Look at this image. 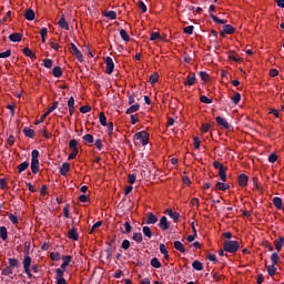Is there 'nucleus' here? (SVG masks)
<instances>
[{"instance_id": "bf43d9fd", "label": "nucleus", "mask_w": 284, "mask_h": 284, "mask_svg": "<svg viewBox=\"0 0 284 284\" xmlns=\"http://www.w3.org/2000/svg\"><path fill=\"white\" fill-rule=\"evenodd\" d=\"M105 17H108V19L114 20V19H116V12H114V11H108V12L105 13Z\"/></svg>"}, {"instance_id": "f8f14e48", "label": "nucleus", "mask_w": 284, "mask_h": 284, "mask_svg": "<svg viewBox=\"0 0 284 284\" xmlns=\"http://www.w3.org/2000/svg\"><path fill=\"white\" fill-rule=\"evenodd\" d=\"M58 26L62 28V30H70V24H68V21H65V14L61 16Z\"/></svg>"}, {"instance_id": "aec40b11", "label": "nucleus", "mask_w": 284, "mask_h": 284, "mask_svg": "<svg viewBox=\"0 0 284 284\" xmlns=\"http://www.w3.org/2000/svg\"><path fill=\"white\" fill-rule=\"evenodd\" d=\"M273 205L276 210H283V200L281 197H273Z\"/></svg>"}, {"instance_id": "09e8293b", "label": "nucleus", "mask_w": 284, "mask_h": 284, "mask_svg": "<svg viewBox=\"0 0 284 284\" xmlns=\"http://www.w3.org/2000/svg\"><path fill=\"white\" fill-rule=\"evenodd\" d=\"M138 8H139V10H141V12H148V7L145 6V3L142 0H140L138 2Z\"/></svg>"}, {"instance_id": "9b49d317", "label": "nucleus", "mask_w": 284, "mask_h": 284, "mask_svg": "<svg viewBox=\"0 0 284 284\" xmlns=\"http://www.w3.org/2000/svg\"><path fill=\"white\" fill-rule=\"evenodd\" d=\"M159 227L160 230H170V222H168V217L162 216L159 223Z\"/></svg>"}, {"instance_id": "a18cd8bd", "label": "nucleus", "mask_w": 284, "mask_h": 284, "mask_svg": "<svg viewBox=\"0 0 284 284\" xmlns=\"http://www.w3.org/2000/svg\"><path fill=\"white\" fill-rule=\"evenodd\" d=\"M133 241H135V243H141V241H143V234L141 233H133Z\"/></svg>"}, {"instance_id": "3c124183", "label": "nucleus", "mask_w": 284, "mask_h": 284, "mask_svg": "<svg viewBox=\"0 0 284 284\" xmlns=\"http://www.w3.org/2000/svg\"><path fill=\"white\" fill-rule=\"evenodd\" d=\"M10 267H19V260L17 258H9Z\"/></svg>"}, {"instance_id": "6ab92c4d", "label": "nucleus", "mask_w": 284, "mask_h": 284, "mask_svg": "<svg viewBox=\"0 0 284 284\" xmlns=\"http://www.w3.org/2000/svg\"><path fill=\"white\" fill-rule=\"evenodd\" d=\"M68 172H70V163L64 162L60 169V174L62 176H65L68 174Z\"/></svg>"}, {"instance_id": "b1692460", "label": "nucleus", "mask_w": 284, "mask_h": 284, "mask_svg": "<svg viewBox=\"0 0 284 284\" xmlns=\"http://www.w3.org/2000/svg\"><path fill=\"white\" fill-rule=\"evenodd\" d=\"M160 252L164 255V258L166 261H170V253L168 252V248L165 247V244H160Z\"/></svg>"}, {"instance_id": "4be33fe9", "label": "nucleus", "mask_w": 284, "mask_h": 284, "mask_svg": "<svg viewBox=\"0 0 284 284\" xmlns=\"http://www.w3.org/2000/svg\"><path fill=\"white\" fill-rule=\"evenodd\" d=\"M215 190H220L222 192H225V190H230V184H225L223 182H217L215 184Z\"/></svg>"}, {"instance_id": "8fccbe9b", "label": "nucleus", "mask_w": 284, "mask_h": 284, "mask_svg": "<svg viewBox=\"0 0 284 284\" xmlns=\"http://www.w3.org/2000/svg\"><path fill=\"white\" fill-rule=\"evenodd\" d=\"M83 141H84L85 143H93V142H94V136H92V134H85V135L83 136Z\"/></svg>"}, {"instance_id": "c756f323", "label": "nucleus", "mask_w": 284, "mask_h": 284, "mask_svg": "<svg viewBox=\"0 0 284 284\" xmlns=\"http://www.w3.org/2000/svg\"><path fill=\"white\" fill-rule=\"evenodd\" d=\"M0 236H1L2 241L8 240V229H6V226L0 227Z\"/></svg>"}, {"instance_id": "f03ea898", "label": "nucleus", "mask_w": 284, "mask_h": 284, "mask_svg": "<svg viewBox=\"0 0 284 284\" xmlns=\"http://www.w3.org/2000/svg\"><path fill=\"white\" fill-rule=\"evenodd\" d=\"M31 158V172L37 174V172H39V150H33Z\"/></svg>"}, {"instance_id": "ddd939ff", "label": "nucleus", "mask_w": 284, "mask_h": 284, "mask_svg": "<svg viewBox=\"0 0 284 284\" xmlns=\"http://www.w3.org/2000/svg\"><path fill=\"white\" fill-rule=\"evenodd\" d=\"M274 245H275L276 252H281V250H283V245H284V237L280 236L278 239H276L274 241Z\"/></svg>"}, {"instance_id": "2f4dec72", "label": "nucleus", "mask_w": 284, "mask_h": 284, "mask_svg": "<svg viewBox=\"0 0 284 284\" xmlns=\"http://www.w3.org/2000/svg\"><path fill=\"white\" fill-rule=\"evenodd\" d=\"M99 121H100V123H101L103 126L108 125V118H105V113L100 112V114H99Z\"/></svg>"}, {"instance_id": "2eb2a0df", "label": "nucleus", "mask_w": 284, "mask_h": 284, "mask_svg": "<svg viewBox=\"0 0 284 284\" xmlns=\"http://www.w3.org/2000/svg\"><path fill=\"white\" fill-rule=\"evenodd\" d=\"M34 10L32 9H27L24 12V18L27 19V21H34Z\"/></svg>"}, {"instance_id": "7ed1b4c3", "label": "nucleus", "mask_w": 284, "mask_h": 284, "mask_svg": "<svg viewBox=\"0 0 284 284\" xmlns=\"http://www.w3.org/2000/svg\"><path fill=\"white\" fill-rule=\"evenodd\" d=\"M134 139L139 141L142 145H148V141H150V134L148 132L142 131L139 133H135Z\"/></svg>"}, {"instance_id": "cd10ccee", "label": "nucleus", "mask_w": 284, "mask_h": 284, "mask_svg": "<svg viewBox=\"0 0 284 284\" xmlns=\"http://www.w3.org/2000/svg\"><path fill=\"white\" fill-rule=\"evenodd\" d=\"M52 74L53 77H55L57 79H59L60 77L63 75V71H61V67H54L52 70Z\"/></svg>"}, {"instance_id": "69168bd1", "label": "nucleus", "mask_w": 284, "mask_h": 284, "mask_svg": "<svg viewBox=\"0 0 284 284\" xmlns=\"http://www.w3.org/2000/svg\"><path fill=\"white\" fill-rule=\"evenodd\" d=\"M200 101H201L202 103H206V104L212 103V100H210V98H207V97H205V95H202V97L200 98Z\"/></svg>"}, {"instance_id": "13d9d810", "label": "nucleus", "mask_w": 284, "mask_h": 284, "mask_svg": "<svg viewBox=\"0 0 284 284\" xmlns=\"http://www.w3.org/2000/svg\"><path fill=\"white\" fill-rule=\"evenodd\" d=\"M51 261H60L61 260V254L59 253H51L50 254Z\"/></svg>"}, {"instance_id": "423d86ee", "label": "nucleus", "mask_w": 284, "mask_h": 284, "mask_svg": "<svg viewBox=\"0 0 284 284\" xmlns=\"http://www.w3.org/2000/svg\"><path fill=\"white\" fill-rule=\"evenodd\" d=\"M105 63H106V74H112V72H114V60H112V58L108 57L105 59Z\"/></svg>"}, {"instance_id": "1a4fd4ad", "label": "nucleus", "mask_w": 284, "mask_h": 284, "mask_svg": "<svg viewBox=\"0 0 284 284\" xmlns=\"http://www.w3.org/2000/svg\"><path fill=\"white\" fill-rule=\"evenodd\" d=\"M159 221V217H156V215H154V213H148L146 214V225H154V223H156Z\"/></svg>"}, {"instance_id": "a211bd4d", "label": "nucleus", "mask_w": 284, "mask_h": 284, "mask_svg": "<svg viewBox=\"0 0 284 284\" xmlns=\"http://www.w3.org/2000/svg\"><path fill=\"white\" fill-rule=\"evenodd\" d=\"M247 181H248L247 175L241 174V175L239 176V185H240L241 187H245V186L247 185Z\"/></svg>"}, {"instance_id": "6e6552de", "label": "nucleus", "mask_w": 284, "mask_h": 284, "mask_svg": "<svg viewBox=\"0 0 284 284\" xmlns=\"http://www.w3.org/2000/svg\"><path fill=\"white\" fill-rule=\"evenodd\" d=\"M70 45H71V50H73V54L78 59V61H83V54L81 53L79 48H77V44L71 43Z\"/></svg>"}, {"instance_id": "774afa93", "label": "nucleus", "mask_w": 284, "mask_h": 284, "mask_svg": "<svg viewBox=\"0 0 284 284\" xmlns=\"http://www.w3.org/2000/svg\"><path fill=\"white\" fill-rule=\"evenodd\" d=\"M77 154H79V150H74L69 155V161H72V159H77Z\"/></svg>"}, {"instance_id": "5701e85b", "label": "nucleus", "mask_w": 284, "mask_h": 284, "mask_svg": "<svg viewBox=\"0 0 284 284\" xmlns=\"http://www.w3.org/2000/svg\"><path fill=\"white\" fill-rule=\"evenodd\" d=\"M68 105H69V114L70 116H72V114H74V97H71L69 99Z\"/></svg>"}, {"instance_id": "c03bdc74", "label": "nucleus", "mask_w": 284, "mask_h": 284, "mask_svg": "<svg viewBox=\"0 0 284 284\" xmlns=\"http://www.w3.org/2000/svg\"><path fill=\"white\" fill-rule=\"evenodd\" d=\"M151 265H152V267H155L156 270H159V267H161V262L159 261V258L153 257L151 260Z\"/></svg>"}, {"instance_id": "58836bf2", "label": "nucleus", "mask_w": 284, "mask_h": 284, "mask_svg": "<svg viewBox=\"0 0 284 284\" xmlns=\"http://www.w3.org/2000/svg\"><path fill=\"white\" fill-rule=\"evenodd\" d=\"M149 81L152 85H154V83H159V73H153L150 75Z\"/></svg>"}, {"instance_id": "20e7f679", "label": "nucleus", "mask_w": 284, "mask_h": 284, "mask_svg": "<svg viewBox=\"0 0 284 284\" xmlns=\"http://www.w3.org/2000/svg\"><path fill=\"white\" fill-rule=\"evenodd\" d=\"M30 265H32V257L27 255L23 260L24 274H28L29 277H32V273H30Z\"/></svg>"}, {"instance_id": "72a5a7b5", "label": "nucleus", "mask_w": 284, "mask_h": 284, "mask_svg": "<svg viewBox=\"0 0 284 284\" xmlns=\"http://www.w3.org/2000/svg\"><path fill=\"white\" fill-rule=\"evenodd\" d=\"M120 36L123 41H130V34H128V31H125V29L120 30Z\"/></svg>"}, {"instance_id": "412c9836", "label": "nucleus", "mask_w": 284, "mask_h": 284, "mask_svg": "<svg viewBox=\"0 0 284 284\" xmlns=\"http://www.w3.org/2000/svg\"><path fill=\"white\" fill-rule=\"evenodd\" d=\"M266 272L268 276H276V265L274 264L266 265Z\"/></svg>"}, {"instance_id": "864d4df0", "label": "nucleus", "mask_w": 284, "mask_h": 284, "mask_svg": "<svg viewBox=\"0 0 284 284\" xmlns=\"http://www.w3.org/2000/svg\"><path fill=\"white\" fill-rule=\"evenodd\" d=\"M53 63H54V62H53L51 59H44V60H43V65H44V68L50 69V68H52Z\"/></svg>"}, {"instance_id": "0eeeda50", "label": "nucleus", "mask_w": 284, "mask_h": 284, "mask_svg": "<svg viewBox=\"0 0 284 284\" xmlns=\"http://www.w3.org/2000/svg\"><path fill=\"white\" fill-rule=\"evenodd\" d=\"M196 83V74L195 73H189L186 77V81L184 82V85H187L191 88V85H194Z\"/></svg>"}, {"instance_id": "de8ad7c7", "label": "nucleus", "mask_w": 284, "mask_h": 284, "mask_svg": "<svg viewBox=\"0 0 284 284\" xmlns=\"http://www.w3.org/2000/svg\"><path fill=\"white\" fill-rule=\"evenodd\" d=\"M232 101L235 105H239V102L241 101V93H234V95L232 97Z\"/></svg>"}, {"instance_id": "4468645a", "label": "nucleus", "mask_w": 284, "mask_h": 284, "mask_svg": "<svg viewBox=\"0 0 284 284\" xmlns=\"http://www.w3.org/2000/svg\"><path fill=\"white\" fill-rule=\"evenodd\" d=\"M10 41L13 43H19L23 39V36L21 33H12L9 36Z\"/></svg>"}, {"instance_id": "49530a36", "label": "nucleus", "mask_w": 284, "mask_h": 284, "mask_svg": "<svg viewBox=\"0 0 284 284\" xmlns=\"http://www.w3.org/2000/svg\"><path fill=\"white\" fill-rule=\"evenodd\" d=\"M10 274H14V271L12 270V267L7 266V267L2 271V276H10Z\"/></svg>"}, {"instance_id": "4d7b16f0", "label": "nucleus", "mask_w": 284, "mask_h": 284, "mask_svg": "<svg viewBox=\"0 0 284 284\" xmlns=\"http://www.w3.org/2000/svg\"><path fill=\"white\" fill-rule=\"evenodd\" d=\"M185 34H193L194 33V26H189L184 28Z\"/></svg>"}, {"instance_id": "680f3d73", "label": "nucleus", "mask_w": 284, "mask_h": 284, "mask_svg": "<svg viewBox=\"0 0 284 284\" xmlns=\"http://www.w3.org/2000/svg\"><path fill=\"white\" fill-rule=\"evenodd\" d=\"M161 37L160 32H152L150 37V41H156Z\"/></svg>"}, {"instance_id": "052dcab7", "label": "nucleus", "mask_w": 284, "mask_h": 284, "mask_svg": "<svg viewBox=\"0 0 284 284\" xmlns=\"http://www.w3.org/2000/svg\"><path fill=\"white\" fill-rule=\"evenodd\" d=\"M57 108H59V102H54L53 105L49 108V110L47 111L48 114H52V112H54Z\"/></svg>"}, {"instance_id": "f257e3e1", "label": "nucleus", "mask_w": 284, "mask_h": 284, "mask_svg": "<svg viewBox=\"0 0 284 284\" xmlns=\"http://www.w3.org/2000/svg\"><path fill=\"white\" fill-rule=\"evenodd\" d=\"M223 247H224V252L234 254V252H239V247H241V243H239V241L226 240L224 242Z\"/></svg>"}, {"instance_id": "f704fd0d", "label": "nucleus", "mask_w": 284, "mask_h": 284, "mask_svg": "<svg viewBox=\"0 0 284 284\" xmlns=\"http://www.w3.org/2000/svg\"><path fill=\"white\" fill-rule=\"evenodd\" d=\"M69 148L70 150L74 151V150H79V141L77 140H71L69 142Z\"/></svg>"}, {"instance_id": "ea45409f", "label": "nucleus", "mask_w": 284, "mask_h": 284, "mask_svg": "<svg viewBox=\"0 0 284 284\" xmlns=\"http://www.w3.org/2000/svg\"><path fill=\"white\" fill-rule=\"evenodd\" d=\"M23 133H24L29 139H33V138H34V130H32V129L24 128V129H23Z\"/></svg>"}, {"instance_id": "37998d69", "label": "nucleus", "mask_w": 284, "mask_h": 284, "mask_svg": "<svg viewBox=\"0 0 284 284\" xmlns=\"http://www.w3.org/2000/svg\"><path fill=\"white\" fill-rule=\"evenodd\" d=\"M211 19L215 22V23H220L221 26H225V23H227L225 20L223 19H219V17L211 14Z\"/></svg>"}, {"instance_id": "393cba45", "label": "nucleus", "mask_w": 284, "mask_h": 284, "mask_svg": "<svg viewBox=\"0 0 284 284\" xmlns=\"http://www.w3.org/2000/svg\"><path fill=\"white\" fill-rule=\"evenodd\" d=\"M222 34H234V27L226 24L223 27Z\"/></svg>"}, {"instance_id": "603ef678", "label": "nucleus", "mask_w": 284, "mask_h": 284, "mask_svg": "<svg viewBox=\"0 0 284 284\" xmlns=\"http://www.w3.org/2000/svg\"><path fill=\"white\" fill-rule=\"evenodd\" d=\"M212 128V125L210 123H204L201 128V132H203L204 134L210 132V129Z\"/></svg>"}, {"instance_id": "bb28decb", "label": "nucleus", "mask_w": 284, "mask_h": 284, "mask_svg": "<svg viewBox=\"0 0 284 284\" xmlns=\"http://www.w3.org/2000/svg\"><path fill=\"white\" fill-rule=\"evenodd\" d=\"M174 247H175V250H178V252L185 254V247L183 246V243H181V241H175Z\"/></svg>"}, {"instance_id": "4c0bfd02", "label": "nucleus", "mask_w": 284, "mask_h": 284, "mask_svg": "<svg viewBox=\"0 0 284 284\" xmlns=\"http://www.w3.org/2000/svg\"><path fill=\"white\" fill-rule=\"evenodd\" d=\"M27 168H30V163H28V162H22V163L18 166L19 174H21V172H26V169H27Z\"/></svg>"}, {"instance_id": "79ce46f5", "label": "nucleus", "mask_w": 284, "mask_h": 284, "mask_svg": "<svg viewBox=\"0 0 284 284\" xmlns=\"http://www.w3.org/2000/svg\"><path fill=\"white\" fill-rule=\"evenodd\" d=\"M166 214H169V216H171V219H173V221H179V216H180L179 213L173 212L172 210H168Z\"/></svg>"}, {"instance_id": "338daca9", "label": "nucleus", "mask_w": 284, "mask_h": 284, "mask_svg": "<svg viewBox=\"0 0 284 284\" xmlns=\"http://www.w3.org/2000/svg\"><path fill=\"white\" fill-rule=\"evenodd\" d=\"M213 166L215 168V170H223V168H225V166H223V164H221V162H219V161L213 162Z\"/></svg>"}, {"instance_id": "9d476101", "label": "nucleus", "mask_w": 284, "mask_h": 284, "mask_svg": "<svg viewBox=\"0 0 284 284\" xmlns=\"http://www.w3.org/2000/svg\"><path fill=\"white\" fill-rule=\"evenodd\" d=\"M70 263H72V256L70 255L62 256V264H61L62 272H64L65 267H68Z\"/></svg>"}, {"instance_id": "e2e57ef3", "label": "nucleus", "mask_w": 284, "mask_h": 284, "mask_svg": "<svg viewBox=\"0 0 284 284\" xmlns=\"http://www.w3.org/2000/svg\"><path fill=\"white\" fill-rule=\"evenodd\" d=\"M278 160V155L272 153L270 156H268V161L270 163H276V161Z\"/></svg>"}, {"instance_id": "a878e982", "label": "nucleus", "mask_w": 284, "mask_h": 284, "mask_svg": "<svg viewBox=\"0 0 284 284\" xmlns=\"http://www.w3.org/2000/svg\"><path fill=\"white\" fill-rule=\"evenodd\" d=\"M193 270H196L197 272H203V263H201L199 260H195L192 263Z\"/></svg>"}, {"instance_id": "0e129e2a", "label": "nucleus", "mask_w": 284, "mask_h": 284, "mask_svg": "<svg viewBox=\"0 0 284 284\" xmlns=\"http://www.w3.org/2000/svg\"><path fill=\"white\" fill-rule=\"evenodd\" d=\"M121 247L122 250H130V242L128 240H123Z\"/></svg>"}, {"instance_id": "6e6d98bb", "label": "nucleus", "mask_w": 284, "mask_h": 284, "mask_svg": "<svg viewBox=\"0 0 284 284\" xmlns=\"http://www.w3.org/2000/svg\"><path fill=\"white\" fill-rule=\"evenodd\" d=\"M90 110H92V108L89 106V105H83V106L80 108V112L82 114H88V112H90Z\"/></svg>"}, {"instance_id": "e433bc0d", "label": "nucleus", "mask_w": 284, "mask_h": 284, "mask_svg": "<svg viewBox=\"0 0 284 284\" xmlns=\"http://www.w3.org/2000/svg\"><path fill=\"white\" fill-rule=\"evenodd\" d=\"M101 225H103V222H101V221H98L97 223H94L93 225H92V227H91V230H90V234H94V232L97 231V230H99V227H101Z\"/></svg>"}, {"instance_id": "f3484780", "label": "nucleus", "mask_w": 284, "mask_h": 284, "mask_svg": "<svg viewBox=\"0 0 284 284\" xmlns=\"http://www.w3.org/2000/svg\"><path fill=\"white\" fill-rule=\"evenodd\" d=\"M216 123H219V125H222V128H225V130H230V123H227V120H225L221 116H217Z\"/></svg>"}, {"instance_id": "473e14b6", "label": "nucleus", "mask_w": 284, "mask_h": 284, "mask_svg": "<svg viewBox=\"0 0 284 284\" xmlns=\"http://www.w3.org/2000/svg\"><path fill=\"white\" fill-rule=\"evenodd\" d=\"M139 104H133L126 110V114H134V112H139Z\"/></svg>"}, {"instance_id": "a19ab883", "label": "nucleus", "mask_w": 284, "mask_h": 284, "mask_svg": "<svg viewBox=\"0 0 284 284\" xmlns=\"http://www.w3.org/2000/svg\"><path fill=\"white\" fill-rule=\"evenodd\" d=\"M142 232L148 239H152V230L149 226H143Z\"/></svg>"}, {"instance_id": "c85d7f7f", "label": "nucleus", "mask_w": 284, "mask_h": 284, "mask_svg": "<svg viewBox=\"0 0 284 284\" xmlns=\"http://www.w3.org/2000/svg\"><path fill=\"white\" fill-rule=\"evenodd\" d=\"M278 261H281V257L278 256V253H273L271 255L272 265H278Z\"/></svg>"}, {"instance_id": "7c9ffc66", "label": "nucleus", "mask_w": 284, "mask_h": 284, "mask_svg": "<svg viewBox=\"0 0 284 284\" xmlns=\"http://www.w3.org/2000/svg\"><path fill=\"white\" fill-rule=\"evenodd\" d=\"M226 170H227V168H225V166L223 169L219 170V176H220L221 181H223V182H225L227 179V175L225 174Z\"/></svg>"}, {"instance_id": "dca6fc26", "label": "nucleus", "mask_w": 284, "mask_h": 284, "mask_svg": "<svg viewBox=\"0 0 284 284\" xmlns=\"http://www.w3.org/2000/svg\"><path fill=\"white\" fill-rule=\"evenodd\" d=\"M69 239H71V241H79V233L77 232V227H72L69 231Z\"/></svg>"}, {"instance_id": "5fc2aeb1", "label": "nucleus", "mask_w": 284, "mask_h": 284, "mask_svg": "<svg viewBox=\"0 0 284 284\" xmlns=\"http://www.w3.org/2000/svg\"><path fill=\"white\" fill-rule=\"evenodd\" d=\"M12 51L11 50H7L4 52H0V59H8V57H11Z\"/></svg>"}, {"instance_id": "c9c22d12", "label": "nucleus", "mask_w": 284, "mask_h": 284, "mask_svg": "<svg viewBox=\"0 0 284 284\" xmlns=\"http://www.w3.org/2000/svg\"><path fill=\"white\" fill-rule=\"evenodd\" d=\"M130 232H132V225L130 224V222H125L124 230L122 229V234H130Z\"/></svg>"}, {"instance_id": "39448f33", "label": "nucleus", "mask_w": 284, "mask_h": 284, "mask_svg": "<svg viewBox=\"0 0 284 284\" xmlns=\"http://www.w3.org/2000/svg\"><path fill=\"white\" fill-rule=\"evenodd\" d=\"M55 274H57L55 276L57 284H67L65 277H63V270L57 268Z\"/></svg>"}]
</instances>
